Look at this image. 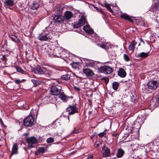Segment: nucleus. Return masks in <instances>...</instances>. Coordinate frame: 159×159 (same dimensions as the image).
I'll return each mask as SVG.
<instances>
[{
	"mask_svg": "<svg viewBox=\"0 0 159 159\" xmlns=\"http://www.w3.org/2000/svg\"><path fill=\"white\" fill-rule=\"evenodd\" d=\"M2 60L3 61L4 63H5L6 62V58L5 55H3L2 57Z\"/></svg>",
	"mask_w": 159,
	"mask_h": 159,
	"instance_id": "nucleus-47",
	"label": "nucleus"
},
{
	"mask_svg": "<svg viewBox=\"0 0 159 159\" xmlns=\"http://www.w3.org/2000/svg\"><path fill=\"white\" fill-rule=\"evenodd\" d=\"M34 111L36 113V116H37L38 114V110H32L31 112V115L25 118L24 121V124L25 126L26 127L31 126H32L34 122V118L32 116V112H34ZM33 115L34 114H33Z\"/></svg>",
	"mask_w": 159,
	"mask_h": 159,
	"instance_id": "nucleus-3",
	"label": "nucleus"
},
{
	"mask_svg": "<svg viewBox=\"0 0 159 159\" xmlns=\"http://www.w3.org/2000/svg\"><path fill=\"white\" fill-rule=\"evenodd\" d=\"M59 97L63 102H66L69 99V97L66 96L63 92L61 91L58 94Z\"/></svg>",
	"mask_w": 159,
	"mask_h": 159,
	"instance_id": "nucleus-16",
	"label": "nucleus"
},
{
	"mask_svg": "<svg viewBox=\"0 0 159 159\" xmlns=\"http://www.w3.org/2000/svg\"><path fill=\"white\" fill-rule=\"evenodd\" d=\"M73 14L69 11H66L64 13V17L66 19L68 20L71 19L73 16Z\"/></svg>",
	"mask_w": 159,
	"mask_h": 159,
	"instance_id": "nucleus-25",
	"label": "nucleus"
},
{
	"mask_svg": "<svg viewBox=\"0 0 159 159\" xmlns=\"http://www.w3.org/2000/svg\"><path fill=\"white\" fill-rule=\"evenodd\" d=\"M66 111L69 115H73L79 112V108L76 105L72 104L69 105L66 108Z\"/></svg>",
	"mask_w": 159,
	"mask_h": 159,
	"instance_id": "nucleus-5",
	"label": "nucleus"
},
{
	"mask_svg": "<svg viewBox=\"0 0 159 159\" xmlns=\"http://www.w3.org/2000/svg\"><path fill=\"white\" fill-rule=\"evenodd\" d=\"M98 70L100 72L105 74H110L113 71L112 68L108 66H105L100 67L98 68Z\"/></svg>",
	"mask_w": 159,
	"mask_h": 159,
	"instance_id": "nucleus-6",
	"label": "nucleus"
},
{
	"mask_svg": "<svg viewBox=\"0 0 159 159\" xmlns=\"http://www.w3.org/2000/svg\"><path fill=\"white\" fill-rule=\"evenodd\" d=\"M137 44L136 42L134 40L132 41L130 43L128 47L129 50L130 51H133L134 50L135 46Z\"/></svg>",
	"mask_w": 159,
	"mask_h": 159,
	"instance_id": "nucleus-28",
	"label": "nucleus"
},
{
	"mask_svg": "<svg viewBox=\"0 0 159 159\" xmlns=\"http://www.w3.org/2000/svg\"><path fill=\"white\" fill-rule=\"evenodd\" d=\"M70 76L68 73L66 74L63 75L61 76V78L62 80H68L70 79Z\"/></svg>",
	"mask_w": 159,
	"mask_h": 159,
	"instance_id": "nucleus-32",
	"label": "nucleus"
},
{
	"mask_svg": "<svg viewBox=\"0 0 159 159\" xmlns=\"http://www.w3.org/2000/svg\"><path fill=\"white\" fill-rule=\"evenodd\" d=\"M120 16L126 20L130 22L133 21V20L131 19V17L126 13H122L121 14Z\"/></svg>",
	"mask_w": 159,
	"mask_h": 159,
	"instance_id": "nucleus-29",
	"label": "nucleus"
},
{
	"mask_svg": "<svg viewBox=\"0 0 159 159\" xmlns=\"http://www.w3.org/2000/svg\"><path fill=\"white\" fill-rule=\"evenodd\" d=\"M118 74L119 76L122 78L125 77L126 75L125 71L122 68H120L119 70L118 71Z\"/></svg>",
	"mask_w": 159,
	"mask_h": 159,
	"instance_id": "nucleus-24",
	"label": "nucleus"
},
{
	"mask_svg": "<svg viewBox=\"0 0 159 159\" xmlns=\"http://www.w3.org/2000/svg\"><path fill=\"white\" fill-rule=\"evenodd\" d=\"M59 87L57 84H54L50 89V103H53L57 100L56 96L60 93L61 90L58 87Z\"/></svg>",
	"mask_w": 159,
	"mask_h": 159,
	"instance_id": "nucleus-2",
	"label": "nucleus"
},
{
	"mask_svg": "<svg viewBox=\"0 0 159 159\" xmlns=\"http://www.w3.org/2000/svg\"><path fill=\"white\" fill-rule=\"evenodd\" d=\"M31 82L33 83L35 86H36L40 84L41 83V81L40 80H36L34 79L32 80Z\"/></svg>",
	"mask_w": 159,
	"mask_h": 159,
	"instance_id": "nucleus-36",
	"label": "nucleus"
},
{
	"mask_svg": "<svg viewBox=\"0 0 159 159\" xmlns=\"http://www.w3.org/2000/svg\"><path fill=\"white\" fill-rule=\"evenodd\" d=\"M107 131L106 129H105L104 131L103 132H101L98 134V136L100 137H102L103 136L105 137V135L106 134V132Z\"/></svg>",
	"mask_w": 159,
	"mask_h": 159,
	"instance_id": "nucleus-39",
	"label": "nucleus"
},
{
	"mask_svg": "<svg viewBox=\"0 0 159 159\" xmlns=\"http://www.w3.org/2000/svg\"><path fill=\"white\" fill-rule=\"evenodd\" d=\"M47 141L48 143H50V138H48L47 139Z\"/></svg>",
	"mask_w": 159,
	"mask_h": 159,
	"instance_id": "nucleus-55",
	"label": "nucleus"
},
{
	"mask_svg": "<svg viewBox=\"0 0 159 159\" xmlns=\"http://www.w3.org/2000/svg\"><path fill=\"white\" fill-rule=\"evenodd\" d=\"M4 4L5 6H12L14 4V1L12 0H6Z\"/></svg>",
	"mask_w": 159,
	"mask_h": 159,
	"instance_id": "nucleus-31",
	"label": "nucleus"
},
{
	"mask_svg": "<svg viewBox=\"0 0 159 159\" xmlns=\"http://www.w3.org/2000/svg\"><path fill=\"white\" fill-rule=\"evenodd\" d=\"M18 147L17 144L16 143H14L12 148V152L10 155V157H12L13 154H17L18 152Z\"/></svg>",
	"mask_w": 159,
	"mask_h": 159,
	"instance_id": "nucleus-17",
	"label": "nucleus"
},
{
	"mask_svg": "<svg viewBox=\"0 0 159 159\" xmlns=\"http://www.w3.org/2000/svg\"><path fill=\"white\" fill-rule=\"evenodd\" d=\"M125 153V151L122 149L119 148L118 149L116 156L117 158H121L123 156Z\"/></svg>",
	"mask_w": 159,
	"mask_h": 159,
	"instance_id": "nucleus-20",
	"label": "nucleus"
},
{
	"mask_svg": "<svg viewBox=\"0 0 159 159\" xmlns=\"http://www.w3.org/2000/svg\"><path fill=\"white\" fill-rule=\"evenodd\" d=\"M92 104V102L90 101H89V105H91Z\"/></svg>",
	"mask_w": 159,
	"mask_h": 159,
	"instance_id": "nucleus-58",
	"label": "nucleus"
},
{
	"mask_svg": "<svg viewBox=\"0 0 159 159\" xmlns=\"http://www.w3.org/2000/svg\"><path fill=\"white\" fill-rule=\"evenodd\" d=\"M112 88L115 91H116L119 86V84L118 83L114 82L112 84Z\"/></svg>",
	"mask_w": 159,
	"mask_h": 159,
	"instance_id": "nucleus-35",
	"label": "nucleus"
},
{
	"mask_svg": "<svg viewBox=\"0 0 159 159\" xmlns=\"http://www.w3.org/2000/svg\"><path fill=\"white\" fill-rule=\"evenodd\" d=\"M79 63L78 62H75L72 61L70 63V65L73 68H77L78 66Z\"/></svg>",
	"mask_w": 159,
	"mask_h": 159,
	"instance_id": "nucleus-37",
	"label": "nucleus"
},
{
	"mask_svg": "<svg viewBox=\"0 0 159 159\" xmlns=\"http://www.w3.org/2000/svg\"><path fill=\"white\" fill-rule=\"evenodd\" d=\"M159 85V81L151 80L148 82L146 85L144 86L142 89L144 92L148 93L149 92L150 90L153 91L157 89Z\"/></svg>",
	"mask_w": 159,
	"mask_h": 159,
	"instance_id": "nucleus-1",
	"label": "nucleus"
},
{
	"mask_svg": "<svg viewBox=\"0 0 159 159\" xmlns=\"http://www.w3.org/2000/svg\"><path fill=\"white\" fill-rule=\"evenodd\" d=\"M45 149L43 147H39L37 151L35 152L36 155L42 154L45 152Z\"/></svg>",
	"mask_w": 159,
	"mask_h": 159,
	"instance_id": "nucleus-26",
	"label": "nucleus"
},
{
	"mask_svg": "<svg viewBox=\"0 0 159 159\" xmlns=\"http://www.w3.org/2000/svg\"><path fill=\"white\" fill-rule=\"evenodd\" d=\"M144 122L143 120H141V119L140 117H138L136 120L134 122V128L139 129L140 128L141 125Z\"/></svg>",
	"mask_w": 159,
	"mask_h": 159,
	"instance_id": "nucleus-13",
	"label": "nucleus"
},
{
	"mask_svg": "<svg viewBox=\"0 0 159 159\" xmlns=\"http://www.w3.org/2000/svg\"><path fill=\"white\" fill-rule=\"evenodd\" d=\"M91 8H93V9H94V10H96L98 11L101 13H103L102 11L100 9H99L97 7H96L94 5H91Z\"/></svg>",
	"mask_w": 159,
	"mask_h": 159,
	"instance_id": "nucleus-38",
	"label": "nucleus"
},
{
	"mask_svg": "<svg viewBox=\"0 0 159 159\" xmlns=\"http://www.w3.org/2000/svg\"><path fill=\"white\" fill-rule=\"evenodd\" d=\"M53 50V53L50 52V57H58L59 55H61V53L64 49L60 47H56L54 48L50 49V50Z\"/></svg>",
	"mask_w": 159,
	"mask_h": 159,
	"instance_id": "nucleus-4",
	"label": "nucleus"
},
{
	"mask_svg": "<svg viewBox=\"0 0 159 159\" xmlns=\"http://www.w3.org/2000/svg\"><path fill=\"white\" fill-rule=\"evenodd\" d=\"M86 21L85 17L84 16H82L81 18L79 20L78 22L75 24L74 27L75 28H78L80 26L85 24Z\"/></svg>",
	"mask_w": 159,
	"mask_h": 159,
	"instance_id": "nucleus-11",
	"label": "nucleus"
},
{
	"mask_svg": "<svg viewBox=\"0 0 159 159\" xmlns=\"http://www.w3.org/2000/svg\"><path fill=\"white\" fill-rule=\"evenodd\" d=\"M149 52H142L136 54V56L138 58L140 57L144 59L147 57L149 56Z\"/></svg>",
	"mask_w": 159,
	"mask_h": 159,
	"instance_id": "nucleus-22",
	"label": "nucleus"
},
{
	"mask_svg": "<svg viewBox=\"0 0 159 159\" xmlns=\"http://www.w3.org/2000/svg\"><path fill=\"white\" fill-rule=\"evenodd\" d=\"M54 22L57 24H61L63 23L65 19L64 16L61 15H55L53 18Z\"/></svg>",
	"mask_w": 159,
	"mask_h": 159,
	"instance_id": "nucleus-10",
	"label": "nucleus"
},
{
	"mask_svg": "<svg viewBox=\"0 0 159 159\" xmlns=\"http://www.w3.org/2000/svg\"><path fill=\"white\" fill-rule=\"evenodd\" d=\"M122 102V101H121V100H120V99H117L116 101V103H117V104H120L121 102Z\"/></svg>",
	"mask_w": 159,
	"mask_h": 159,
	"instance_id": "nucleus-51",
	"label": "nucleus"
},
{
	"mask_svg": "<svg viewBox=\"0 0 159 159\" xmlns=\"http://www.w3.org/2000/svg\"><path fill=\"white\" fill-rule=\"evenodd\" d=\"M57 71L56 69L50 66V73H55Z\"/></svg>",
	"mask_w": 159,
	"mask_h": 159,
	"instance_id": "nucleus-45",
	"label": "nucleus"
},
{
	"mask_svg": "<svg viewBox=\"0 0 159 159\" xmlns=\"http://www.w3.org/2000/svg\"><path fill=\"white\" fill-rule=\"evenodd\" d=\"M26 140L28 144V146L30 148L34 147V145L38 143L37 140L34 137L28 138Z\"/></svg>",
	"mask_w": 159,
	"mask_h": 159,
	"instance_id": "nucleus-7",
	"label": "nucleus"
},
{
	"mask_svg": "<svg viewBox=\"0 0 159 159\" xmlns=\"http://www.w3.org/2000/svg\"><path fill=\"white\" fill-rule=\"evenodd\" d=\"M47 99H48L49 100V97H48V96H47V97H45L44 99V100L45 101Z\"/></svg>",
	"mask_w": 159,
	"mask_h": 159,
	"instance_id": "nucleus-57",
	"label": "nucleus"
},
{
	"mask_svg": "<svg viewBox=\"0 0 159 159\" xmlns=\"http://www.w3.org/2000/svg\"><path fill=\"white\" fill-rule=\"evenodd\" d=\"M42 66H43V69L44 70V73L46 74H47L49 75L50 74V71L49 70L50 66L49 64L44 63L43 64Z\"/></svg>",
	"mask_w": 159,
	"mask_h": 159,
	"instance_id": "nucleus-18",
	"label": "nucleus"
},
{
	"mask_svg": "<svg viewBox=\"0 0 159 159\" xmlns=\"http://www.w3.org/2000/svg\"><path fill=\"white\" fill-rule=\"evenodd\" d=\"M73 88L75 90L78 92L80 90L79 88L78 87L76 86H74Z\"/></svg>",
	"mask_w": 159,
	"mask_h": 159,
	"instance_id": "nucleus-48",
	"label": "nucleus"
},
{
	"mask_svg": "<svg viewBox=\"0 0 159 159\" xmlns=\"http://www.w3.org/2000/svg\"><path fill=\"white\" fill-rule=\"evenodd\" d=\"M101 79L102 80H104L106 84H107L109 81L108 78L107 77H103Z\"/></svg>",
	"mask_w": 159,
	"mask_h": 159,
	"instance_id": "nucleus-43",
	"label": "nucleus"
},
{
	"mask_svg": "<svg viewBox=\"0 0 159 159\" xmlns=\"http://www.w3.org/2000/svg\"><path fill=\"white\" fill-rule=\"evenodd\" d=\"M83 71L84 73L88 76H92L94 74L93 72L90 69L88 68L83 69Z\"/></svg>",
	"mask_w": 159,
	"mask_h": 159,
	"instance_id": "nucleus-19",
	"label": "nucleus"
},
{
	"mask_svg": "<svg viewBox=\"0 0 159 159\" xmlns=\"http://www.w3.org/2000/svg\"><path fill=\"white\" fill-rule=\"evenodd\" d=\"M83 30L87 33L90 34H92L93 33V30L91 29L89 26L87 25L84 26L83 27Z\"/></svg>",
	"mask_w": 159,
	"mask_h": 159,
	"instance_id": "nucleus-23",
	"label": "nucleus"
},
{
	"mask_svg": "<svg viewBox=\"0 0 159 159\" xmlns=\"http://www.w3.org/2000/svg\"><path fill=\"white\" fill-rule=\"evenodd\" d=\"M55 144H58L59 143V142H57L56 143H55Z\"/></svg>",
	"mask_w": 159,
	"mask_h": 159,
	"instance_id": "nucleus-59",
	"label": "nucleus"
},
{
	"mask_svg": "<svg viewBox=\"0 0 159 159\" xmlns=\"http://www.w3.org/2000/svg\"><path fill=\"white\" fill-rule=\"evenodd\" d=\"M101 143L99 142H96L95 143L94 146L95 148H96Z\"/></svg>",
	"mask_w": 159,
	"mask_h": 159,
	"instance_id": "nucleus-46",
	"label": "nucleus"
},
{
	"mask_svg": "<svg viewBox=\"0 0 159 159\" xmlns=\"http://www.w3.org/2000/svg\"><path fill=\"white\" fill-rule=\"evenodd\" d=\"M151 100L150 102V106L151 107H156L159 106V95L156 96L155 100Z\"/></svg>",
	"mask_w": 159,
	"mask_h": 159,
	"instance_id": "nucleus-12",
	"label": "nucleus"
},
{
	"mask_svg": "<svg viewBox=\"0 0 159 159\" xmlns=\"http://www.w3.org/2000/svg\"><path fill=\"white\" fill-rule=\"evenodd\" d=\"M15 82L17 84H19L21 82V80L19 79H17L15 81Z\"/></svg>",
	"mask_w": 159,
	"mask_h": 159,
	"instance_id": "nucleus-49",
	"label": "nucleus"
},
{
	"mask_svg": "<svg viewBox=\"0 0 159 159\" xmlns=\"http://www.w3.org/2000/svg\"><path fill=\"white\" fill-rule=\"evenodd\" d=\"M68 119L69 120V117H68Z\"/></svg>",
	"mask_w": 159,
	"mask_h": 159,
	"instance_id": "nucleus-60",
	"label": "nucleus"
},
{
	"mask_svg": "<svg viewBox=\"0 0 159 159\" xmlns=\"http://www.w3.org/2000/svg\"><path fill=\"white\" fill-rule=\"evenodd\" d=\"M58 57L61 58L64 60L66 58H68L69 60H70L68 52L64 49L61 52V55H59Z\"/></svg>",
	"mask_w": 159,
	"mask_h": 159,
	"instance_id": "nucleus-15",
	"label": "nucleus"
},
{
	"mask_svg": "<svg viewBox=\"0 0 159 159\" xmlns=\"http://www.w3.org/2000/svg\"><path fill=\"white\" fill-rule=\"evenodd\" d=\"M79 132V130L76 129L73 131L72 133L77 134Z\"/></svg>",
	"mask_w": 159,
	"mask_h": 159,
	"instance_id": "nucleus-50",
	"label": "nucleus"
},
{
	"mask_svg": "<svg viewBox=\"0 0 159 159\" xmlns=\"http://www.w3.org/2000/svg\"><path fill=\"white\" fill-rule=\"evenodd\" d=\"M93 157V155H90L88 157V159H92Z\"/></svg>",
	"mask_w": 159,
	"mask_h": 159,
	"instance_id": "nucleus-52",
	"label": "nucleus"
},
{
	"mask_svg": "<svg viewBox=\"0 0 159 159\" xmlns=\"http://www.w3.org/2000/svg\"><path fill=\"white\" fill-rule=\"evenodd\" d=\"M9 37L12 41L18 43L20 42V40L15 35H9Z\"/></svg>",
	"mask_w": 159,
	"mask_h": 159,
	"instance_id": "nucleus-30",
	"label": "nucleus"
},
{
	"mask_svg": "<svg viewBox=\"0 0 159 159\" xmlns=\"http://www.w3.org/2000/svg\"><path fill=\"white\" fill-rule=\"evenodd\" d=\"M54 141V139L53 138L50 137V143H52Z\"/></svg>",
	"mask_w": 159,
	"mask_h": 159,
	"instance_id": "nucleus-53",
	"label": "nucleus"
},
{
	"mask_svg": "<svg viewBox=\"0 0 159 159\" xmlns=\"http://www.w3.org/2000/svg\"><path fill=\"white\" fill-rule=\"evenodd\" d=\"M47 28L43 32L40 34L38 37V39L41 41H46L49 38V32L47 30Z\"/></svg>",
	"mask_w": 159,
	"mask_h": 159,
	"instance_id": "nucleus-9",
	"label": "nucleus"
},
{
	"mask_svg": "<svg viewBox=\"0 0 159 159\" xmlns=\"http://www.w3.org/2000/svg\"><path fill=\"white\" fill-rule=\"evenodd\" d=\"M32 72L35 74H42L44 73V70L41 69L40 66L37 65L32 69Z\"/></svg>",
	"mask_w": 159,
	"mask_h": 159,
	"instance_id": "nucleus-14",
	"label": "nucleus"
},
{
	"mask_svg": "<svg viewBox=\"0 0 159 159\" xmlns=\"http://www.w3.org/2000/svg\"><path fill=\"white\" fill-rule=\"evenodd\" d=\"M108 44V42H104L100 43L98 44V45L102 48L106 49L107 48V45Z\"/></svg>",
	"mask_w": 159,
	"mask_h": 159,
	"instance_id": "nucleus-34",
	"label": "nucleus"
},
{
	"mask_svg": "<svg viewBox=\"0 0 159 159\" xmlns=\"http://www.w3.org/2000/svg\"><path fill=\"white\" fill-rule=\"evenodd\" d=\"M39 0H37V1L34 2L31 6V8L33 10L37 9L39 6L40 3Z\"/></svg>",
	"mask_w": 159,
	"mask_h": 159,
	"instance_id": "nucleus-21",
	"label": "nucleus"
},
{
	"mask_svg": "<svg viewBox=\"0 0 159 159\" xmlns=\"http://www.w3.org/2000/svg\"><path fill=\"white\" fill-rule=\"evenodd\" d=\"M139 24L140 25L145 27H148V25L147 21L143 20H141L139 21Z\"/></svg>",
	"mask_w": 159,
	"mask_h": 159,
	"instance_id": "nucleus-33",
	"label": "nucleus"
},
{
	"mask_svg": "<svg viewBox=\"0 0 159 159\" xmlns=\"http://www.w3.org/2000/svg\"><path fill=\"white\" fill-rule=\"evenodd\" d=\"M102 153L103 157H106L110 156L111 152L110 148L103 144L102 148Z\"/></svg>",
	"mask_w": 159,
	"mask_h": 159,
	"instance_id": "nucleus-8",
	"label": "nucleus"
},
{
	"mask_svg": "<svg viewBox=\"0 0 159 159\" xmlns=\"http://www.w3.org/2000/svg\"><path fill=\"white\" fill-rule=\"evenodd\" d=\"M117 135V134L116 133L113 134H112V136L114 137H116Z\"/></svg>",
	"mask_w": 159,
	"mask_h": 159,
	"instance_id": "nucleus-56",
	"label": "nucleus"
},
{
	"mask_svg": "<svg viewBox=\"0 0 159 159\" xmlns=\"http://www.w3.org/2000/svg\"><path fill=\"white\" fill-rule=\"evenodd\" d=\"M123 58L126 61L128 62L130 61L129 57L126 54H124Z\"/></svg>",
	"mask_w": 159,
	"mask_h": 159,
	"instance_id": "nucleus-40",
	"label": "nucleus"
},
{
	"mask_svg": "<svg viewBox=\"0 0 159 159\" xmlns=\"http://www.w3.org/2000/svg\"><path fill=\"white\" fill-rule=\"evenodd\" d=\"M106 8L110 12H112L113 11L110 5L108 4H105Z\"/></svg>",
	"mask_w": 159,
	"mask_h": 159,
	"instance_id": "nucleus-41",
	"label": "nucleus"
},
{
	"mask_svg": "<svg viewBox=\"0 0 159 159\" xmlns=\"http://www.w3.org/2000/svg\"><path fill=\"white\" fill-rule=\"evenodd\" d=\"M51 34L53 36H56L57 37L58 36V35L57 34V32H54V31L50 32V36L51 35Z\"/></svg>",
	"mask_w": 159,
	"mask_h": 159,
	"instance_id": "nucleus-44",
	"label": "nucleus"
},
{
	"mask_svg": "<svg viewBox=\"0 0 159 159\" xmlns=\"http://www.w3.org/2000/svg\"><path fill=\"white\" fill-rule=\"evenodd\" d=\"M85 66L88 67H92L94 65V62L92 60H89L88 59H85L84 60Z\"/></svg>",
	"mask_w": 159,
	"mask_h": 159,
	"instance_id": "nucleus-27",
	"label": "nucleus"
},
{
	"mask_svg": "<svg viewBox=\"0 0 159 159\" xmlns=\"http://www.w3.org/2000/svg\"><path fill=\"white\" fill-rule=\"evenodd\" d=\"M15 67L18 72L22 73L24 72V70L20 67L18 66H15Z\"/></svg>",
	"mask_w": 159,
	"mask_h": 159,
	"instance_id": "nucleus-42",
	"label": "nucleus"
},
{
	"mask_svg": "<svg viewBox=\"0 0 159 159\" xmlns=\"http://www.w3.org/2000/svg\"><path fill=\"white\" fill-rule=\"evenodd\" d=\"M51 42V43H52V45H53V42Z\"/></svg>",
	"mask_w": 159,
	"mask_h": 159,
	"instance_id": "nucleus-61",
	"label": "nucleus"
},
{
	"mask_svg": "<svg viewBox=\"0 0 159 159\" xmlns=\"http://www.w3.org/2000/svg\"><path fill=\"white\" fill-rule=\"evenodd\" d=\"M156 5L157 7H159V0L157 2H156Z\"/></svg>",
	"mask_w": 159,
	"mask_h": 159,
	"instance_id": "nucleus-54",
	"label": "nucleus"
}]
</instances>
